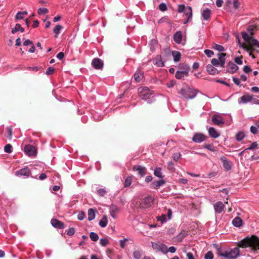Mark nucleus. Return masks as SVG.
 <instances>
[{"instance_id": "f257e3e1", "label": "nucleus", "mask_w": 259, "mask_h": 259, "mask_svg": "<svg viewBox=\"0 0 259 259\" xmlns=\"http://www.w3.org/2000/svg\"><path fill=\"white\" fill-rule=\"evenodd\" d=\"M238 245L242 248L250 247L253 251L259 250V238L252 235L250 237H246L237 243Z\"/></svg>"}, {"instance_id": "f03ea898", "label": "nucleus", "mask_w": 259, "mask_h": 259, "mask_svg": "<svg viewBox=\"0 0 259 259\" xmlns=\"http://www.w3.org/2000/svg\"><path fill=\"white\" fill-rule=\"evenodd\" d=\"M138 92L139 96L141 99L146 101L149 104L154 101V94L148 87H140Z\"/></svg>"}, {"instance_id": "7ed1b4c3", "label": "nucleus", "mask_w": 259, "mask_h": 259, "mask_svg": "<svg viewBox=\"0 0 259 259\" xmlns=\"http://www.w3.org/2000/svg\"><path fill=\"white\" fill-rule=\"evenodd\" d=\"M178 93L181 95V98L186 99H192L196 97L197 91L194 89L186 88L181 89Z\"/></svg>"}, {"instance_id": "20e7f679", "label": "nucleus", "mask_w": 259, "mask_h": 259, "mask_svg": "<svg viewBox=\"0 0 259 259\" xmlns=\"http://www.w3.org/2000/svg\"><path fill=\"white\" fill-rule=\"evenodd\" d=\"M239 248L238 247H235L229 251H225L220 253L219 255L228 259H233L237 257L239 255Z\"/></svg>"}, {"instance_id": "39448f33", "label": "nucleus", "mask_w": 259, "mask_h": 259, "mask_svg": "<svg viewBox=\"0 0 259 259\" xmlns=\"http://www.w3.org/2000/svg\"><path fill=\"white\" fill-rule=\"evenodd\" d=\"M256 48L259 49V41L256 39H254L251 45L248 44L247 46L243 47V49L248 52L249 56L253 59L255 58L253 54V52L255 51Z\"/></svg>"}, {"instance_id": "423d86ee", "label": "nucleus", "mask_w": 259, "mask_h": 259, "mask_svg": "<svg viewBox=\"0 0 259 259\" xmlns=\"http://www.w3.org/2000/svg\"><path fill=\"white\" fill-rule=\"evenodd\" d=\"M155 198L151 195L147 196L142 199L140 203V206L142 208L150 207L154 203Z\"/></svg>"}, {"instance_id": "0eeeda50", "label": "nucleus", "mask_w": 259, "mask_h": 259, "mask_svg": "<svg viewBox=\"0 0 259 259\" xmlns=\"http://www.w3.org/2000/svg\"><path fill=\"white\" fill-rule=\"evenodd\" d=\"M31 174L30 169L26 166L24 168L20 169L15 172V175L17 177H28Z\"/></svg>"}, {"instance_id": "6e6552de", "label": "nucleus", "mask_w": 259, "mask_h": 259, "mask_svg": "<svg viewBox=\"0 0 259 259\" xmlns=\"http://www.w3.org/2000/svg\"><path fill=\"white\" fill-rule=\"evenodd\" d=\"M242 38L245 41V43L240 44L241 48L243 49V47L247 46L248 44L251 45L252 40L254 38H252L251 36L246 32H243L242 33Z\"/></svg>"}, {"instance_id": "1a4fd4ad", "label": "nucleus", "mask_w": 259, "mask_h": 259, "mask_svg": "<svg viewBox=\"0 0 259 259\" xmlns=\"http://www.w3.org/2000/svg\"><path fill=\"white\" fill-rule=\"evenodd\" d=\"M207 138V136L203 134L197 133L194 134L192 141L195 143H200L205 141Z\"/></svg>"}, {"instance_id": "9d476101", "label": "nucleus", "mask_w": 259, "mask_h": 259, "mask_svg": "<svg viewBox=\"0 0 259 259\" xmlns=\"http://www.w3.org/2000/svg\"><path fill=\"white\" fill-rule=\"evenodd\" d=\"M133 170L137 171L140 177H143L146 173V168L140 165H135L132 167Z\"/></svg>"}, {"instance_id": "9b49d317", "label": "nucleus", "mask_w": 259, "mask_h": 259, "mask_svg": "<svg viewBox=\"0 0 259 259\" xmlns=\"http://www.w3.org/2000/svg\"><path fill=\"white\" fill-rule=\"evenodd\" d=\"M184 14L186 17V19L184 22V24H187L188 22L191 21L192 18V9L191 7L188 6L186 8V10L184 11Z\"/></svg>"}, {"instance_id": "f8f14e48", "label": "nucleus", "mask_w": 259, "mask_h": 259, "mask_svg": "<svg viewBox=\"0 0 259 259\" xmlns=\"http://www.w3.org/2000/svg\"><path fill=\"white\" fill-rule=\"evenodd\" d=\"M238 69V66L231 61H229L226 66L227 72L231 74L234 73Z\"/></svg>"}, {"instance_id": "ddd939ff", "label": "nucleus", "mask_w": 259, "mask_h": 259, "mask_svg": "<svg viewBox=\"0 0 259 259\" xmlns=\"http://www.w3.org/2000/svg\"><path fill=\"white\" fill-rule=\"evenodd\" d=\"M225 207L224 203H223L222 201H217L213 204V208L214 209V211L217 213H222Z\"/></svg>"}, {"instance_id": "4468645a", "label": "nucleus", "mask_w": 259, "mask_h": 259, "mask_svg": "<svg viewBox=\"0 0 259 259\" xmlns=\"http://www.w3.org/2000/svg\"><path fill=\"white\" fill-rule=\"evenodd\" d=\"M24 151L29 156H34L36 153L35 147L31 145H26L24 147Z\"/></svg>"}, {"instance_id": "2eb2a0df", "label": "nucleus", "mask_w": 259, "mask_h": 259, "mask_svg": "<svg viewBox=\"0 0 259 259\" xmlns=\"http://www.w3.org/2000/svg\"><path fill=\"white\" fill-rule=\"evenodd\" d=\"M103 64V62L98 58H94L92 61V65L96 69H101Z\"/></svg>"}, {"instance_id": "dca6fc26", "label": "nucleus", "mask_w": 259, "mask_h": 259, "mask_svg": "<svg viewBox=\"0 0 259 259\" xmlns=\"http://www.w3.org/2000/svg\"><path fill=\"white\" fill-rule=\"evenodd\" d=\"M251 99V95L246 93L238 99V103L239 104H246L250 102Z\"/></svg>"}, {"instance_id": "f3484780", "label": "nucleus", "mask_w": 259, "mask_h": 259, "mask_svg": "<svg viewBox=\"0 0 259 259\" xmlns=\"http://www.w3.org/2000/svg\"><path fill=\"white\" fill-rule=\"evenodd\" d=\"M212 121L214 124L217 125H220L225 122L223 118L220 115L217 114H214L212 116Z\"/></svg>"}, {"instance_id": "a211bd4d", "label": "nucleus", "mask_w": 259, "mask_h": 259, "mask_svg": "<svg viewBox=\"0 0 259 259\" xmlns=\"http://www.w3.org/2000/svg\"><path fill=\"white\" fill-rule=\"evenodd\" d=\"M110 215L114 219L116 218L117 214L119 212V208L114 204H112L109 208Z\"/></svg>"}, {"instance_id": "6ab92c4d", "label": "nucleus", "mask_w": 259, "mask_h": 259, "mask_svg": "<svg viewBox=\"0 0 259 259\" xmlns=\"http://www.w3.org/2000/svg\"><path fill=\"white\" fill-rule=\"evenodd\" d=\"M51 223L52 225L57 229H61L65 227V225L63 222L56 219H52L51 221Z\"/></svg>"}, {"instance_id": "aec40b11", "label": "nucleus", "mask_w": 259, "mask_h": 259, "mask_svg": "<svg viewBox=\"0 0 259 259\" xmlns=\"http://www.w3.org/2000/svg\"><path fill=\"white\" fill-rule=\"evenodd\" d=\"M220 160L223 162V167L226 170H229L231 169V163L228 160L226 157L225 156H222L220 158Z\"/></svg>"}, {"instance_id": "412c9836", "label": "nucleus", "mask_w": 259, "mask_h": 259, "mask_svg": "<svg viewBox=\"0 0 259 259\" xmlns=\"http://www.w3.org/2000/svg\"><path fill=\"white\" fill-rule=\"evenodd\" d=\"M175 42L177 44H180L182 41V32L181 31H177L173 36Z\"/></svg>"}, {"instance_id": "4be33fe9", "label": "nucleus", "mask_w": 259, "mask_h": 259, "mask_svg": "<svg viewBox=\"0 0 259 259\" xmlns=\"http://www.w3.org/2000/svg\"><path fill=\"white\" fill-rule=\"evenodd\" d=\"M144 77V73L140 69L137 70V71L134 74V78L135 80L138 82L142 80Z\"/></svg>"}, {"instance_id": "5701e85b", "label": "nucleus", "mask_w": 259, "mask_h": 259, "mask_svg": "<svg viewBox=\"0 0 259 259\" xmlns=\"http://www.w3.org/2000/svg\"><path fill=\"white\" fill-rule=\"evenodd\" d=\"M189 70V67H188L187 69L185 71H178L176 73L175 77L177 79H180L185 76H188V71Z\"/></svg>"}, {"instance_id": "b1692460", "label": "nucleus", "mask_w": 259, "mask_h": 259, "mask_svg": "<svg viewBox=\"0 0 259 259\" xmlns=\"http://www.w3.org/2000/svg\"><path fill=\"white\" fill-rule=\"evenodd\" d=\"M211 11L208 8L203 9L201 12V15L203 19L205 20H208L211 17Z\"/></svg>"}, {"instance_id": "393cba45", "label": "nucleus", "mask_w": 259, "mask_h": 259, "mask_svg": "<svg viewBox=\"0 0 259 259\" xmlns=\"http://www.w3.org/2000/svg\"><path fill=\"white\" fill-rule=\"evenodd\" d=\"M165 181L162 179L159 181H154L152 182L151 185L152 188L157 190L160 188V186L165 184Z\"/></svg>"}, {"instance_id": "a878e982", "label": "nucleus", "mask_w": 259, "mask_h": 259, "mask_svg": "<svg viewBox=\"0 0 259 259\" xmlns=\"http://www.w3.org/2000/svg\"><path fill=\"white\" fill-rule=\"evenodd\" d=\"M208 132L210 137L216 139L220 136V134L213 127H210L208 128Z\"/></svg>"}, {"instance_id": "bb28decb", "label": "nucleus", "mask_w": 259, "mask_h": 259, "mask_svg": "<svg viewBox=\"0 0 259 259\" xmlns=\"http://www.w3.org/2000/svg\"><path fill=\"white\" fill-rule=\"evenodd\" d=\"M206 70L209 74L215 75L219 73V71L213 65L208 64L206 66Z\"/></svg>"}, {"instance_id": "cd10ccee", "label": "nucleus", "mask_w": 259, "mask_h": 259, "mask_svg": "<svg viewBox=\"0 0 259 259\" xmlns=\"http://www.w3.org/2000/svg\"><path fill=\"white\" fill-rule=\"evenodd\" d=\"M153 63L158 67H163L164 66V63L162 61L161 55H157L155 57Z\"/></svg>"}, {"instance_id": "c85d7f7f", "label": "nucleus", "mask_w": 259, "mask_h": 259, "mask_svg": "<svg viewBox=\"0 0 259 259\" xmlns=\"http://www.w3.org/2000/svg\"><path fill=\"white\" fill-rule=\"evenodd\" d=\"M232 224L236 227H240L242 225V221L240 218L237 217L233 220Z\"/></svg>"}, {"instance_id": "c756f323", "label": "nucleus", "mask_w": 259, "mask_h": 259, "mask_svg": "<svg viewBox=\"0 0 259 259\" xmlns=\"http://www.w3.org/2000/svg\"><path fill=\"white\" fill-rule=\"evenodd\" d=\"M226 54L224 53H219L218 55V60L221 63V67H223L224 66L225 62H226V58H225Z\"/></svg>"}, {"instance_id": "7c9ffc66", "label": "nucleus", "mask_w": 259, "mask_h": 259, "mask_svg": "<svg viewBox=\"0 0 259 259\" xmlns=\"http://www.w3.org/2000/svg\"><path fill=\"white\" fill-rule=\"evenodd\" d=\"M227 3L229 6H232L235 9H237L239 4L238 0H227Z\"/></svg>"}, {"instance_id": "2f4dec72", "label": "nucleus", "mask_w": 259, "mask_h": 259, "mask_svg": "<svg viewBox=\"0 0 259 259\" xmlns=\"http://www.w3.org/2000/svg\"><path fill=\"white\" fill-rule=\"evenodd\" d=\"M19 31H20L21 32H23L24 31V29L21 27L20 24L18 23L16 24L15 27L12 29L11 33L12 34H15Z\"/></svg>"}, {"instance_id": "473e14b6", "label": "nucleus", "mask_w": 259, "mask_h": 259, "mask_svg": "<svg viewBox=\"0 0 259 259\" xmlns=\"http://www.w3.org/2000/svg\"><path fill=\"white\" fill-rule=\"evenodd\" d=\"M108 223V219L106 215H104L99 222V225L102 228H105Z\"/></svg>"}, {"instance_id": "72a5a7b5", "label": "nucleus", "mask_w": 259, "mask_h": 259, "mask_svg": "<svg viewBox=\"0 0 259 259\" xmlns=\"http://www.w3.org/2000/svg\"><path fill=\"white\" fill-rule=\"evenodd\" d=\"M174 60L175 62H179L181 59V54L179 51H174L172 53Z\"/></svg>"}, {"instance_id": "f704fd0d", "label": "nucleus", "mask_w": 259, "mask_h": 259, "mask_svg": "<svg viewBox=\"0 0 259 259\" xmlns=\"http://www.w3.org/2000/svg\"><path fill=\"white\" fill-rule=\"evenodd\" d=\"M63 27L61 25H57L54 28L53 32L55 33V37L57 38L58 35L60 34L61 30Z\"/></svg>"}, {"instance_id": "c9c22d12", "label": "nucleus", "mask_w": 259, "mask_h": 259, "mask_svg": "<svg viewBox=\"0 0 259 259\" xmlns=\"http://www.w3.org/2000/svg\"><path fill=\"white\" fill-rule=\"evenodd\" d=\"M27 14V11H23V12H19L17 13V14L15 16V19L16 20H22L23 19L25 16Z\"/></svg>"}, {"instance_id": "e433bc0d", "label": "nucleus", "mask_w": 259, "mask_h": 259, "mask_svg": "<svg viewBox=\"0 0 259 259\" xmlns=\"http://www.w3.org/2000/svg\"><path fill=\"white\" fill-rule=\"evenodd\" d=\"M133 178L134 177L133 176H130L126 178L124 183V187L126 188L130 186L133 181Z\"/></svg>"}, {"instance_id": "4c0bfd02", "label": "nucleus", "mask_w": 259, "mask_h": 259, "mask_svg": "<svg viewBox=\"0 0 259 259\" xmlns=\"http://www.w3.org/2000/svg\"><path fill=\"white\" fill-rule=\"evenodd\" d=\"M95 218V211L93 208H90L88 210V220L91 221L93 220Z\"/></svg>"}, {"instance_id": "58836bf2", "label": "nucleus", "mask_w": 259, "mask_h": 259, "mask_svg": "<svg viewBox=\"0 0 259 259\" xmlns=\"http://www.w3.org/2000/svg\"><path fill=\"white\" fill-rule=\"evenodd\" d=\"M142 256V251L140 250H136L133 252V257L135 259H141Z\"/></svg>"}, {"instance_id": "ea45409f", "label": "nucleus", "mask_w": 259, "mask_h": 259, "mask_svg": "<svg viewBox=\"0 0 259 259\" xmlns=\"http://www.w3.org/2000/svg\"><path fill=\"white\" fill-rule=\"evenodd\" d=\"M161 170V168L156 167L154 170V175L158 178H162L163 177V176L162 175Z\"/></svg>"}, {"instance_id": "a19ab883", "label": "nucleus", "mask_w": 259, "mask_h": 259, "mask_svg": "<svg viewBox=\"0 0 259 259\" xmlns=\"http://www.w3.org/2000/svg\"><path fill=\"white\" fill-rule=\"evenodd\" d=\"M245 137V134L243 132H239L236 135V140L240 142L242 141Z\"/></svg>"}, {"instance_id": "79ce46f5", "label": "nucleus", "mask_w": 259, "mask_h": 259, "mask_svg": "<svg viewBox=\"0 0 259 259\" xmlns=\"http://www.w3.org/2000/svg\"><path fill=\"white\" fill-rule=\"evenodd\" d=\"M91 239L93 241H97L99 239L98 235L95 232H91L90 234Z\"/></svg>"}, {"instance_id": "37998d69", "label": "nucleus", "mask_w": 259, "mask_h": 259, "mask_svg": "<svg viewBox=\"0 0 259 259\" xmlns=\"http://www.w3.org/2000/svg\"><path fill=\"white\" fill-rule=\"evenodd\" d=\"M212 48L220 52H224L225 51V49L223 46L217 44H213Z\"/></svg>"}, {"instance_id": "c03bdc74", "label": "nucleus", "mask_w": 259, "mask_h": 259, "mask_svg": "<svg viewBox=\"0 0 259 259\" xmlns=\"http://www.w3.org/2000/svg\"><path fill=\"white\" fill-rule=\"evenodd\" d=\"M129 240V238H125L123 240H120L119 241V245L121 248H125V246L126 245V242Z\"/></svg>"}, {"instance_id": "a18cd8bd", "label": "nucleus", "mask_w": 259, "mask_h": 259, "mask_svg": "<svg viewBox=\"0 0 259 259\" xmlns=\"http://www.w3.org/2000/svg\"><path fill=\"white\" fill-rule=\"evenodd\" d=\"M49 12V10L46 8H40L37 11V13L39 15H44L47 14Z\"/></svg>"}, {"instance_id": "49530a36", "label": "nucleus", "mask_w": 259, "mask_h": 259, "mask_svg": "<svg viewBox=\"0 0 259 259\" xmlns=\"http://www.w3.org/2000/svg\"><path fill=\"white\" fill-rule=\"evenodd\" d=\"M4 151L8 153H11L12 152V146L11 144H8L4 147Z\"/></svg>"}, {"instance_id": "de8ad7c7", "label": "nucleus", "mask_w": 259, "mask_h": 259, "mask_svg": "<svg viewBox=\"0 0 259 259\" xmlns=\"http://www.w3.org/2000/svg\"><path fill=\"white\" fill-rule=\"evenodd\" d=\"M159 252L167 253L168 252L167 246L163 243L160 244Z\"/></svg>"}, {"instance_id": "09e8293b", "label": "nucleus", "mask_w": 259, "mask_h": 259, "mask_svg": "<svg viewBox=\"0 0 259 259\" xmlns=\"http://www.w3.org/2000/svg\"><path fill=\"white\" fill-rule=\"evenodd\" d=\"M160 244L155 242H152V247L156 252H159Z\"/></svg>"}, {"instance_id": "8fccbe9b", "label": "nucleus", "mask_w": 259, "mask_h": 259, "mask_svg": "<svg viewBox=\"0 0 259 259\" xmlns=\"http://www.w3.org/2000/svg\"><path fill=\"white\" fill-rule=\"evenodd\" d=\"M204 148L210 151H215L214 147L212 144H205L204 145Z\"/></svg>"}, {"instance_id": "3c124183", "label": "nucleus", "mask_w": 259, "mask_h": 259, "mask_svg": "<svg viewBox=\"0 0 259 259\" xmlns=\"http://www.w3.org/2000/svg\"><path fill=\"white\" fill-rule=\"evenodd\" d=\"M211 65L215 66H220L221 63L218 59L213 58L211 61Z\"/></svg>"}, {"instance_id": "603ef678", "label": "nucleus", "mask_w": 259, "mask_h": 259, "mask_svg": "<svg viewBox=\"0 0 259 259\" xmlns=\"http://www.w3.org/2000/svg\"><path fill=\"white\" fill-rule=\"evenodd\" d=\"M109 240L106 238H101L100 240V243L102 246H105L109 243Z\"/></svg>"}, {"instance_id": "864d4df0", "label": "nucleus", "mask_w": 259, "mask_h": 259, "mask_svg": "<svg viewBox=\"0 0 259 259\" xmlns=\"http://www.w3.org/2000/svg\"><path fill=\"white\" fill-rule=\"evenodd\" d=\"M213 254L211 251H208L204 255L205 259H213Z\"/></svg>"}, {"instance_id": "5fc2aeb1", "label": "nucleus", "mask_w": 259, "mask_h": 259, "mask_svg": "<svg viewBox=\"0 0 259 259\" xmlns=\"http://www.w3.org/2000/svg\"><path fill=\"white\" fill-rule=\"evenodd\" d=\"M54 71H55V69L54 67H50L47 69L46 74L48 75H52L54 73Z\"/></svg>"}, {"instance_id": "6e6d98bb", "label": "nucleus", "mask_w": 259, "mask_h": 259, "mask_svg": "<svg viewBox=\"0 0 259 259\" xmlns=\"http://www.w3.org/2000/svg\"><path fill=\"white\" fill-rule=\"evenodd\" d=\"M255 97V96L251 95L252 99L250 102L253 104L259 105V100Z\"/></svg>"}, {"instance_id": "4d7b16f0", "label": "nucleus", "mask_w": 259, "mask_h": 259, "mask_svg": "<svg viewBox=\"0 0 259 259\" xmlns=\"http://www.w3.org/2000/svg\"><path fill=\"white\" fill-rule=\"evenodd\" d=\"M234 61L236 64H237L238 65L242 64V63H243L242 57L241 56V57H235L234 59Z\"/></svg>"}, {"instance_id": "13d9d810", "label": "nucleus", "mask_w": 259, "mask_h": 259, "mask_svg": "<svg viewBox=\"0 0 259 259\" xmlns=\"http://www.w3.org/2000/svg\"><path fill=\"white\" fill-rule=\"evenodd\" d=\"M181 155V154L179 152L175 153L172 154V157L175 161H178L179 160Z\"/></svg>"}, {"instance_id": "bf43d9fd", "label": "nucleus", "mask_w": 259, "mask_h": 259, "mask_svg": "<svg viewBox=\"0 0 259 259\" xmlns=\"http://www.w3.org/2000/svg\"><path fill=\"white\" fill-rule=\"evenodd\" d=\"M159 9L162 12L166 11L167 10V6L166 4L163 3H161L159 5Z\"/></svg>"}, {"instance_id": "052dcab7", "label": "nucleus", "mask_w": 259, "mask_h": 259, "mask_svg": "<svg viewBox=\"0 0 259 259\" xmlns=\"http://www.w3.org/2000/svg\"><path fill=\"white\" fill-rule=\"evenodd\" d=\"M75 232V229L73 227H71L68 230L67 234L69 236H72L74 234Z\"/></svg>"}, {"instance_id": "680f3d73", "label": "nucleus", "mask_w": 259, "mask_h": 259, "mask_svg": "<svg viewBox=\"0 0 259 259\" xmlns=\"http://www.w3.org/2000/svg\"><path fill=\"white\" fill-rule=\"evenodd\" d=\"M187 235V233L185 231L181 232L178 236V239L181 241Z\"/></svg>"}, {"instance_id": "e2e57ef3", "label": "nucleus", "mask_w": 259, "mask_h": 259, "mask_svg": "<svg viewBox=\"0 0 259 259\" xmlns=\"http://www.w3.org/2000/svg\"><path fill=\"white\" fill-rule=\"evenodd\" d=\"M204 53L208 57H211L214 54L213 52L210 50H205Z\"/></svg>"}, {"instance_id": "0e129e2a", "label": "nucleus", "mask_w": 259, "mask_h": 259, "mask_svg": "<svg viewBox=\"0 0 259 259\" xmlns=\"http://www.w3.org/2000/svg\"><path fill=\"white\" fill-rule=\"evenodd\" d=\"M106 193V190L104 189H99L97 191V194L100 196H103Z\"/></svg>"}, {"instance_id": "69168bd1", "label": "nucleus", "mask_w": 259, "mask_h": 259, "mask_svg": "<svg viewBox=\"0 0 259 259\" xmlns=\"http://www.w3.org/2000/svg\"><path fill=\"white\" fill-rule=\"evenodd\" d=\"M157 221H160L161 223H164L166 222V215L162 214L160 217H157Z\"/></svg>"}, {"instance_id": "338daca9", "label": "nucleus", "mask_w": 259, "mask_h": 259, "mask_svg": "<svg viewBox=\"0 0 259 259\" xmlns=\"http://www.w3.org/2000/svg\"><path fill=\"white\" fill-rule=\"evenodd\" d=\"M258 127L254 126L250 127V132L253 134H256L258 133Z\"/></svg>"}, {"instance_id": "774afa93", "label": "nucleus", "mask_w": 259, "mask_h": 259, "mask_svg": "<svg viewBox=\"0 0 259 259\" xmlns=\"http://www.w3.org/2000/svg\"><path fill=\"white\" fill-rule=\"evenodd\" d=\"M243 71L246 73H248L249 72L252 71V69L250 68V67L247 65L244 66L243 68Z\"/></svg>"}]
</instances>
